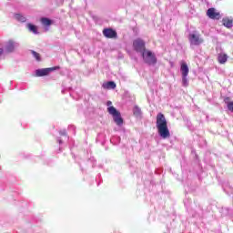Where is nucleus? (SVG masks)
Wrapping results in <instances>:
<instances>
[{
  "label": "nucleus",
  "instance_id": "f257e3e1",
  "mask_svg": "<svg viewBox=\"0 0 233 233\" xmlns=\"http://www.w3.org/2000/svg\"><path fill=\"white\" fill-rule=\"evenodd\" d=\"M157 128L160 137L163 139H168V137H170V131L168 130L167 118L163 113H158L157 115Z\"/></svg>",
  "mask_w": 233,
  "mask_h": 233
},
{
  "label": "nucleus",
  "instance_id": "f03ea898",
  "mask_svg": "<svg viewBox=\"0 0 233 233\" xmlns=\"http://www.w3.org/2000/svg\"><path fill=\"white\" fill-rule=\"evenodd\" d=\"M142 57L144 59V62L147 65H156V63H157V58L156 57V54H154L152 51L150 50H145L142 53Z\"/></svg>",
  "mask_w": 233,
  "mask_h": 233
},
{
  "label": "nucleus",
  "instance_id": "7ed1b4c3",
  "mask_svg": "<svg viewBox=\"0 0 233 233\" xmlns=\"http://www.w3.org/2000/svg\"><path fill=\"white\" fill-rule=\"evenodd\" d=\"M107 112L113 116L115 123L118 126L121 127L123 125V117H121V113L116 109L113 106H109L107 108Z\"/></svg>",
  "mask_w": 233,
  "mask_h": 233
},
{
  "label": "nucleus",
  "instance_id": "20e7f679",
  "mask_svg": "<svg viewBox=\"0 0 233 233\" xmlns=\"http://www.w3.org/2000/svg\"><path fill=\"white\" fill-rule=\"evenodd\" d=\"M133 48H134V50H136V52H140L141 54H143L147 50L145 41H143V39H141V38H137V39L134 40L133 41Z\"/></svg>",
  "mask_w": 233,
  "mask_h": 233
},
{
  "label": "nucleus",
  "instance_id": "39448f33",
  "mask_svg": "<svg viewBox=\"0 0 233 233\" xmlns=\"http://www.w3.org/2000/svg\"><path fill=\"white\" fill-rule=\"evenodd\" d=\"M59 68L61 67L59 66H56L54 67L37 69L35 71V74L37 77H43L45 76H48V74H50V72H54V70H59Z\"/></svg>",
  "mask_w": 233,
  "mask_h": 233
},
{
  "label": "nucleus",
  "instance_id": "423d86ee",
  "mask_svg": "<svg viewBox=\"0 0 233 233\" xmlns=\"http://www.w3.org/2000/svg\"><path fill=\"white\" fill-rule=\"evenodd\" d=\"M207 15L208 17H209V19H213L216 21H219V19H221V14L218 12L214 7L208 9Z\"/></svg>",
  "mask_w": 233,
  "mask_h": 233
},
{
  "label": "nucleus",
  "instance_id": "0eeeda50",
  "mask_svg": "<svg viewBox=\"0 0 233 233\" xmlns=\"http://www.w3.org/2000/svg\"><path fill=\"white\" fill-rule=\"evenodd\" d=\"M188 40L190 45H195L196 46L201 45L204 42L203 38H201L199 35L196 34H189Z\"/></svg>",
  "mask_w": 233,
  "mask_h": 233
},
{
  "label": "nucleus",
  "instance_id": "6e6552de",
  "mask_svg": "<svg viewBox=\"0 0 233 233\" xmlns=\"http://www.w3.org/2000/svg\"><path fill=\"white\" fill-rule=\"evenodd\" d=\"M103 35L107 39H117V32L112 28H106L103 30Z\"/></svg>",
  "mask_w": 233,
  "mask_h": 233
},
{
  "label": "nucleus",
  "instance_id": "1a4fd4ad",
  "mask_svg": "<svg viewBox=\"0 0 233 233\" xmlns=\"http://www.w3.org/2000/svg\"><path fill=\"white\" fill-rule=\"evenodd\" d=\"M15 41L9 40L5 45V52H7V54H12V52L15 51Z\"/></svg>",
  "mask_w": 233,
  "mask_h": 233
},
{
  "label": "nucleus",
  "instance_id": "9d476101",
  "mask_svg": "<svg viewBox=\"0 0 233 233\" xmlns=\"http://www.w3.org/2000/svg\"><path fill=\"white\" fill-rule=\"evenodd\" d=\"M180 72L182 74V77H187L188 76V65H187V62L182 61L180 66Z\"/></svg>",
  "mask_w": 233,
  "mask_h": 233
},
{
  "label": "nucleus",
  "instance_id": "9b49d317",
  "mask_svg": "<svg viewBox=\"0 0 233 233\" xmlns=\"http://www.w3.org/2000/svg\"><path fill=\"white\" fill-rule=\"evenodd\" d=\"M228 59V56H227V54L220 53L218 56V61L220 65H225Z\"/></svg>",
  "mask_w": 233,
  "mask_h": 233
},
{
  "label": "nucleus",
  "instance_id": "f8f14e48",
  "mask_svg": "<svg viewBox=\"0 0 233 233\" xmlns=\"http://www.w3.org/2000/svg\"><path fill=\"white\" fill-rule=\"evenodd\" d=\"M102 86H103V88H105L106 90H110V88L112 90H114V88H116V82L109 81V82H106V83L103 84Z\"/></svg>",
  "mask_w": 233,
  "mask_h": 233
},
{
  "label": "nucleus",
  "instance_id": "ddd939ff",
  "mask_svg": "<svg viewBox=\"0 0 233 233\" xmlns=\"http://www.w3.org/2000/svg\"><path fill=\"white\" fill-rule=\"evenodd\" d=\"M222 23L226 26V28H232V25H233L232 19L223 18Z\"/></svg>",
  "mask_w": 233,
  "mask_h": 233
},
{
  "label": "nucleus",
  "instance_id": "4468645a",
  "mask_svg": "<svg viewBox=\"0 0 233 233\" xmlns=\"http://www.w3.org/2000/svg\"><path fill=\"white\" fill-rule=\"evenodd\" d=\"M40 21L44 26H50L52 25V20H50V18L42 17Z\"/></svg>",
  "mask_w": 233,
  "mask_h": 233
},
{
  "label": "nucleus",
  "instance_id": "2eb2a0df",
  "mask_svg": "<svg viewBox=\"0 0 233 233\" xmlns=\"http://www.w3.org/2000/svg\"><path fill=\"white\" fill-rule=\"evenodd\" d=\"M15 19H16V21H20V23H26V17H25L21 14H15Z\"/></svg>",
  "mask_w": 233,
  "mask_h": 233
},
{
  "label": "nucleus",
  "instance_id": "dca6fc26",
  "mask_svg": "<svg viewBox=\"0 0 233 233\" xmlns=\"http://www.w3.org/2000/svg\"><path fill=\"white\" fill-rule=\"evenodd\" d=\"M27 28L29 32H33V34H37V27L34 25L33 24H27Z\"/></svg>",
  "mask_w": 233,
  "mask_h": 233
},
{
  "label": "nucleus",
  "instance_id": "f3484780",
  "mask_svg": "<svg viewBox=\"0 0 233 233\" xmlns=\"http://www.w3.org/2000/svg\"><path fill=\"white\" fill-rule=\"evenodd\" d=\"M133 114L134 116H136L137 117H139V116H141V108H139V106H136L133 108Z\"/></svg>",
  "mask_w": 233,
  "mask_h": 233
},
{
  "label": "nucleus",
  "instance_id": "a211bd4d",
  "mask_svg": "<svg viewBox=\"0 0 233 233\" xmlns=\"http://www.w3.org/2000/svg\"><path fill=\"white\" fill-rule=\"evenodd\" d=\"M34 57L36 59V61H41V55L35 51H31Z\"/></svg>",
  "mask_w": 233,
  "mask_h": 233
},
{
  "label": "nucleus",
  "instance_id": "6ab92c4d",
  "mask_svg": "<svg viewBox=\"0 0 233 233\" xmlns=\"http://www.w3.org/2000/svg\"><path fill=\"white\" fill-rule=\"evenodd\" d=\"M182 83L184 86H188V79H187V76H182Z\"/></svg>",
  "mask_w": 233,
  "mask_h": 233
},
{
  "label": "nucleus",
  "instance_id": "aec40b11",
  "mask_svg": "<svg viewBox=\"0 0 233 233\" xmlns=\"http://www.w3.org/2000/svg\"><path fill=\"white\" fill-rule=\"evenodd\" d=\"M228 110L233 112V101L228 103Z\"/></svg>",
  "mask_w": 233,
  "mask_h": 233
},
{
  "label": "nucleus",
  "instance_id": "412c9836",
  "mask_svg": "<svg viewBox=\"0 0 233 233\" xmlns=\"http://www.w3.org/2000/svg\"><path fill=\"white\" fill-rule=\"evenodd\" d=\"M110 105H112V102H111V101H108V102H107V106H110Z\"/></svg>",
  "mask_w": 233,
  "mask_h": 233
},
{
  "label": "nucleus",
  "instance_id": "4be33fe9",
  "mask_svg": "<svg viewBox=\"0 0 233 233\" xmlns=\"http://www.w3.org/2000/svg\"><path fill=\"white\" fill-rule=\"evenodd\" d=\"M230 98L229 97H226L225 98V101H228Z\"/></svg>",
  "mask_w": 233,
  "mask_h": 233
}]
</instances>
